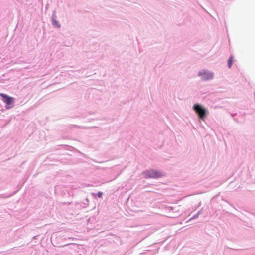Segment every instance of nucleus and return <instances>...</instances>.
Returning a JSON list of instances; mask_svg holds the SVG:
<instances>
[{"instance_id": "f03ea898", "label": "nucleus", "mask_w": 255, "mask_h": 255, "mask_svg": "<svg viewBox=\"0 0 255 255\" xmlns=\"http://www.w3.org/2000/svg\"><path fill=\"white\" fill-rule=\"evenodd\" d=\"M194 110L197 113L201 119H204L206 115V111L204 108L199 104H195L193 107Z\"/></svg>"}, {"instance_id": "39448f33", "label": "nucleus", "mask_w": 255, "mask_h": 255, "mask_svg": "<svg viewBox=\"0 0 255 255\" xmlns=\"http://www.w3.org/2000/svg\"><path fill=\"white\" fill-rule=\"evenodd\" d=\"M233 57L232 56H230L229 59H228V66L229 68H231L232 66V63H233Z\"/></svg>"}, {"instance_id": "7ed1b4c3", "label": "nucleus", "mask_w": 255, "mask_h": 255, "mask_svg": "<svg viewBox=\"0 0 255 255\" xmlns=\"http://www.w3.org/2000/svg\"><path fill=\"white\" fill-rule=\"evenodd\" d=\"M198 75L201 77L203 80H209L213 78V73L208 72L206 71H201L199 72Z\"/></svg>"}, {"instance_id": "20e7f679", "label": "nucleus", "mask_w": 255, "mask_h": 255, "mask_svg": "<svg viewBox=\"0 0 255 255\" xmlns=\"http://www.w3.org/2000/svg\"><path fill=\"white\" fill-rule=\"evenodd\" d=\"M0 95L3 98V102L7 105L12 104L14 102V99L12 97H9L4 93H0Z\"/></svg>"}, {"instance_id": "423d86ee", "label": "nucleus", "mask_w": 255, "mask_h": 255, "mask_svg": "<svg viewBox=\"0 0 255 255\" xmlns=\"http://www.w3.org/2000/svg\"><path fill=\"white\" fill-rule=\"evenodd\" d=\"M53 24L56 27H60V25L58 22L55 20L52 21Z\"/></svg>"}, {"instance_id": "f257e3e1", "label": "nucleus", "mask_w": 255, "mask_h": 255, "mask_svg": "<svg viewBox=\"0 0 255 255\" xmlns=\"http://www.w3.org/2000/svg\"><path fill=\"white\" fill-rule=\"evenodd\" d=\"M146 178H157L162 177L164 175L160 172L153 169L147 170L144 172Z\"/></svg>"}, {"instance_id": "0eeeda50", "label": "nucleus", "mask_w": 255, "mask_h": 255, "mask_svg": "<svg viewBox=\"0 0 255 255\" xmlns=\"http://www.w3.org/2000/svg\"><path fill=\"white\" fill-rule=\"evenodd\" d=\"M102 195H103V193L102 192H99L98 193H97V196L99 198H101L102 196Z\"/></svg>"}]
</instances>
